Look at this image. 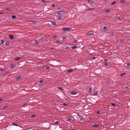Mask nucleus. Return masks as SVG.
Here are the masks:
<instances>
[{"label":"nucleus","mask_w":130,"mask_h":130,"mask_svg":"<svg viewBox=\"0 0 130 130\" xmlns=\"http://www.w3.org/2000/svg\"><path fill=\"white\" fill-rule=\"evenodd\" d=\"M95 8H89L87 10H94V9H95Z\"/></svg>","instance_id":"6ab92c4d"},{"label":"nucleus","mask_w":130,"mask_h":130,"mask_svg":"<svg viewBox=\"0 0 130 130\" xmlns=\"http://www.w3.org/2000/svg\"><path fill=\"white\" fill-rule=\"evenodd\" d=\"M76 42V40H74L73 41V42L74 43H75Z\"/></svg>","instance_id":"6e6d98bb"},{"label":"nucleus","mask_w":130,"mask_h":130,"mask_svg":"<svg viewBox=\"0 0 130 130\" xmlns=\"http://www.w3.org/2000/svg\"><path fill=\"white\" fill-rule=\"evenodd\" d=\"M21 59V57H18L15 58V60L16 61H17Z\"/></svg>","instance_id":"ddd939ff"},{"label":"nucleus","mask_w":130,"mask_h":130,"mask_svg":"<svg viewBox=\"0 0 130 130\" xmlns=\"http://www.w3.org/2000/svg\"><path fill=\"white\" fill-rule=\"evenodd\" d=\"M66 39L65 36H63L62 37V40H66Z\"/></svg>","instance_id":"393cba45"},{"label":"nucleus","mask_w":130,"mask_h":130,"mask_svg":"<svg viewBox=\"0 0 130 130\" xmlns=\"http://www.w3.org/2000/svg\"><path fill=\"white\" fill-rule=\"evenodd\" d=\"M52 7H56L55 4H53L52 5Z\"/></svg>","instance_id":"c9c22d12"},{"label":"nucleus","mask_w":130,"mask_h":130,"mask_svg":"<svg viewBox=\"0 0 130 130\" xmlns=\"http://www.w3.org/2000/svg\"><path fill=\"white\" fill-rule=\"evenodd\" d=\"M44 81L43 80H41L39 82V85H42L43 84Z\"/></svg>","instance_id":"1a4fd4ad"},{"label":"nucleus","mask_w":130,"mask_h":130,"mask_svg":"<svg viewBox=\"0 0 130 130\" xmlns=\"http://www.w3.org/2000/svg\"><path fill=\"white\" fill-rule=\"evenodd\" d=\"M79 118L81 120H83V118L82 117V116L79 114H78Z\"/></svg>","instance_id":"423d86ee"},{"label":"nucleus","mask_w":130,"mask_h":130,"mask_svg":"<svg viewBox=\"0 0 130 130\" xmlns=\"http://www.w3.org/2000/svg\"><path fill=\"white\" fill-rule=\"evenodd\" d=\"M0 71H1L3 73H5L6 72V71L4 69H0Z\"/></svg>","instance_id":"9d476101"},{"label":"nucleus","mask_w":130,"mask_h":130,"mask_svg":"<svg viewBox=\"0 0 130 130\" xmlns=\"http://www.w3.org/2000/svg\"><path fill=\"white\" fill-rule=\"evenodd\" d=\"M4 42V40L3 39H2L1 40V43L2 44H3Z\"/></svg>","instance_id":"bb28decb"},{"label":"nucleus","mask_w":130,"mask_h":130,"mask_svg":"<svg viewBox=\"0 0 130 130\" xmlns=\"http://www.w3.org/2000/svg\"><path fill=\"white\" fill-rule=\"evenodd\" d=\"M7 107V106H5L3 107V108H5Z\"/></svg>","instance_id":"8fccbe9b"},{"label":"nucleus","mask_w":130,"mask_h":130,"mask_svg":"<svg viewBox=\"0 0 130 130\" xmlns=\"http://www.w3.org/2000/svg\"><path fill=\"white\" fill-rule=\"evenodd\" d=\"M108 61V60L107 59H105L104 60V62L105 63V62H107V61Z\"/></svg>","instance_id":"ea45409f"},{"label":"nucleus","mask_w":130,"mask_h":130,"mask_svg":"<svg viewBox=\"0 0 130 130\" xmlns=\"http://www.w3.org/2000/svg\"><path fill=\"white\" fill-rule=\"evenodd\" d=\"M99 126V125H93V126L94 127H97Z\"/></svg>","instance_id":"412c9836"},{"label":"nucleus","mask_w":130,"mask_h":130,"mask_svg":"<svg viewBox=\"0 0 130 130\" xmlns=\"http://www.w3.org/2000/svg\"><path fill=\"white\" fill-rule=\"evenodd\" d=\"M2 49L1 48H0V51H1Z\"/></svg>","instance_id":"338daca9"},{"label":"nucleus","mask_w":130,"mask_h":130,"mask_svg":"<svg viewBox=\"0 0 130 130\" xmlns=\"http://www.w3.org/2000/svg\"><path fill=\"white\" fill-rule=\"evenodd\" d=\"M3 13V12H0V14H2Z\"/></svg>","instance_id":"bf43d9fd"},{"label":"nucleus","mask_w":130,"mask_h":130,"mask_svg":"<svg viewBox=\"0 0 130 130\" xmlns=\"http://www.w3.org/2000/svg\"><path fill=\"white\" fill-rule=\"evenodd\" d=\"M117 18L119 20L120 19V17H117Z\"/></svg>","instance_id":"a18cd8bd"},{"label":"nucleus","mask_w":130,"mask_h":130,"mask_svg":"<svg viewBox=\"0 0 130 130\" xmlns=\"http://www.w3.org/2000/svg\"><path fill=\"white\" fill-rule=\"evenodd\" d=\"M37 23V22L34 21H29L28 22V23L29 24H36Z\"/></svg>","instance_id":"f03ea898"},{"label":"nucleus","mask_w":130,"mask_h":130,"mask_svg":"<svg viewBox=\"0 0 130 130\" xmlns=\"http://www.w3.org/2000/svg\"><path fill=\"white\" fill-rule=\"evenodd\" d=\"M93 34V32L92 31H90L87 32L88 35H92Z\"/></svg>","instance_id":"20e7f679"},{"label":"nucleus","mask_w":130,"mask_h":130,"mask_svg":"<svg viewBox=\"0 0 130 130\" xmlns=\"http://www.w3.org/2000/svg\"><path fill=\"white\" fill-rule=\"evenodd\" d=\"M98 95V94L97 93V92H95L94 94L93 95L94 96H95V95Z\"/></svg>","instance_id":"72a5a7b5"},{"label":"nucleus","mask_w":130,"mask_h":130,"mask_svg":"<svg viewBox=\"0 0 130 130\" xmlns=\"http://www.w3.org/2000/svg\"><path fill=\"white\" fill-rule=\"evenodd\" d=\"M77 92L76 91H72L71 92L70 94L72 95H75L77 94Z\"/></svg>","instance_id":"7ed1b4c3"},{"label":"nucleus","mask_w":130,"mask_h":130,"mask_svg":"<svg viewBox=\"0 0 130 130\" xmlns=\"http://www.w3.org/2000/svg\"><path fill=\"white\" fill-rule=\"evenodd\" d=\"M57 10L60 12H62L64 11V10L63 9H61V8H59L57 9Z\"/></svg>","instance_id":"39448f33"},{"label":"nucleus","mask_w":130,"mask_h":130,"mask_svg":"<svg viewBox=\"0 0 130 130\" xmlns=\"http://www.w3.org/2000/svg\"><path fill=\"white\" fill-rule=\"evenodd\" d=\"M57 44L58 45H59L60 42L59 41H57Z\"/></svg>","instance_id":"4c0bfd02"},{"label":"nucleus","mask_w":130,"mask_h":130,"mask_svg":"<svg viewBox=\"0 0 130 130\" xmlns=\"http://www.w3.org/2000/svg\"><path fill=\"white\" fill-rule=\"evenodd\" d=\"M127 66L128 67H130V64L128 63L127 64Z\"/></svg>","instance_id":"f704fd0d"},{"label":"nucleus","mask_w":130,"mask_h":130,"mask_svg":"<svg viewBox=\"0 0 130 130\" xmlns=\"http://www.w3.org/2000/svg\"><path fill=\"white\" fill-rule=\"evenodd\" d=\"M59 123V122L57 121L56 122H54V124L55 125H58Z\"/></svg>","instance_id":"2eb2a0df"},{"label":"nucleus","mask_w":130,"mask_h":130,"mask_svg":"<svg viewBox=\"0 0 130 130\" xmlns=\"http://www.w3.org/2000/svg\"><path fill=\"white\" fill-rule=\"evenodd\" d=\"M11 17L13 18L14 19L16 18V17L14 15H12L11 16Z\"/></svg>","instance_id":"f3484780"},{"label":"nucleus","mask_w":130,"mask_h":130,"mask_svg":"<svg viewBox=\"0 0 130 130\" xmlns=\"http://www.w3.org/2000/svg\"><path fill=\"white\" fill-rule=\"evenodd\" d=\"M42 1L44 3L46 2V1L44 0H42Z\"/></svg>","instance_id":"603ef678"},{"label":"nucleus","mask_w":130,"mask_h":130,"mask_svg":"<svg viewBox=\"0 0 130 130\" xmlns=\"http://www.w3.org/2000/svg\"><path fill=\"white\" fill-rule=\"evenodd\" d=\"M9 41H7L5 44V45H8L9 44Z\"/></svg>","instance_id":"a211bd4d"},{"label":"nucleus","mask_w":130,"mask_h":130,"mask_svg":"<svg viewBox=\"0 0 130 130\" xmlns=\"http://www.w3.org/2000/svg\"><path fill=\"white\" fill-rule=\"evenodd\" d=\"M73 70L72 69H69L68 70V71L69 72H73Z\"/></svg>","instance_id":"b1692460"},{"label":"nucleus","mask_w":130,"mask_h":130,"mask_svg":"<svg viewBox=\"0 0 130 130\" xmlns=\"http://www.w3.org/2000/svg\"><path fill=\"white\" fill-rule=\"evenodd\" d=\"M27 105L26 103H25L22 106H23L25 107V106H27Z\"/></svg>","instance_id":"473e14b6"},{"label":"nucleus","mask_w":130,"mask_h":130,"mask_svg":"<svg viewBox=\"0 0 130 130\" xmlns=\"http://www.w3.org/2000/svg\"><path fill=\"white\" fill-rule=\"evenodd\" d=\"M39 43L38 41L36 40L35 41V43L36 44H38Z\"/></svg>","instance_id":"cd10ccee"},{"label":"nucleus","mask_w":130,"mask_h":130,"mask_svg":"<svg viewBox=\"0 0 130 130\" xmlns=\"http://www.w3.org/2000/svg\"><path fill=\"white\" fill-rule=\"evenodd\" d=\"M69 47L68 46H66V49H68L69 48Z\"/></svg>","instance_id":"37998d69"},{"label":"nucleus","mask_w":130,"mask_h":130,"mask_svg":"<svg viewBox=\"0 0 130 130\" xmlns=\"http://www.w3.org/2000/svg\"><path fill=\"white\" fill-rule=\"evenodd\" d=\"M100 112L99 111H98L97 112L98 114H99L100 113Z\"/></svg>","instance_id":"de8ad7c7"},{"label":"nucleus","mask_w":130,"mask_h":130,"mask_svg":"<svg viewBox=\"0 0 130 130\" xmlns=\"http://www.w3.org/2000/svg\"><path fill=\"white\" fill-rule=\"evenodd\" d=\"M47 69H49V67H47Z\"/></svg>","instance_id":"680f3d73"},{"label":"nucleus","mask_w":130,"mask_h":130,"mask_svg":"<svg viewBox=\"0 0 130 130\" xmlns=\"http://www.w3.org/2000/svg\"><path fill=\"white\" fill-rule=\"evenodd\" d=\"M104 64L105 65H107V63H106V62H105V63H104Z\"/></svg>","instance_id":"864d4df0"},{"label":"nucleus","mask_w":130,"mask_h":130,"mask_svg":"<svg viewBox=\"0 0 130 130\" xmlns=\"http://www.w3.org/2000/svg\"><path fill=\"white\" fill-rule=\"evenodd\" d=\"M52 24V25H54L56 26V23L55 22H51Z\"/></svg>","instance_id":"f8f14e48"},{"label":"nucleus","mask_w":130,"mask_h":130,"mask_svg":"<svg viewBox=\"0 0 130 130\" xmlns=\"http://www.w3.org/2000/svg\"><path fill=\"white\" fill-rule=\"evenodd\" d=\"M124 74V73H122V74L121 75V76H122Z\"/></svg>","instance_id":"4d7b16f0"},{"label":"nucleus","mask_w":130,"mask_h":130,"mask_svg":"<svg viewBox=\"0 0 130 130\" xmlns=\"http://www.w3.org/2000/svg\"><path fill=\"white\" fill-rule=\"evenodd\" d=\"M12 124H13V125H14L15 126H19L18 125V124H16L15 123H12Z\"/></svg>","instance_id":"aec40b11"},{"label":"nucleus","mask_w":130,"mask_h":130,"mask_svg":"<svg viewBox=\"0 0 130 130\" xmlns=\"http://www.w3.org/2000/svg\"><path fill=\"white\" fill-rule=\"evenodd\" d=\"M58 88L59 89H60V90H64V89L63 88H61V87H58Z\"/></svg>","instance_id":"a878e982"},{"label":"nucleus","mask_w":130,"mask_h":130,"mask_svg":"<svg viewBox=\"0 0 130 130\" xmlns=\"http://www.w3.org/2000/svg\"><path fill=\"white\" fill-rule=\"evenodd\" d=\"M61 17H58V19H60L61 18Z\"/></svg>","instance_id":"49530a36"},{"label":"nucleus","mask_w":130,"mask_h":130,"mask_svg":"<svg viewBox=\"0 0 130 130\" xmlns=\"http://www.w3.org/2000/svg\"><path fill=\"white\" fill-rule=\"evenodd\" d=\"M95 59V57H94L93 58V59Z\"/></svg>","instance_id":"0e129e2a"},{"label":"nucleus","mask_w":130,"mask_h":130,"mask_svg":"<svg viewBox=\"0 0 130 130\" xmlns=\"http://www.w3.org/2000/svg\"><path fill=\"white\" fill-rule=\"evenodd\" d=\"M34 128L33 127H31L30 128L27 129L26 130H33Z\"/></svg>","instance_id":"dca6fc26"},{"label":"nucleus","mask_w":130,"mask_h":130,"mask_svg":"<svg viewBox=\"0 0 130 130\" xmlns=\"http://www.w3.org/2000/svg\"><path fill=\"white\" fill-rule=\"evenodd\" d=\"M54 38H56V36L55 35L54 36Z\"/></svg>","instance_id":"5fc2aeb1"},{"label":"nucleus","mask_w":130,"mask_h":130,"mask_svg":"<svg viewBox=\"0 0 130 130\" xmlns=\"http://www.w3.org/2000/svg\"><path fill=\"white\" fill-rule=\"evenodd\" d=\"M2 100H3V99H0V101H2Z\"/></svg>","instance_id":"e2e57ef3"},{"label":"nucleus","mask_w":130,"mask_h":130,"mask_svg":"<svg viewBox=\"0 0 130 130\" xmlns=\"http://www.w3.org/2000/svg\"><path fill=\"white\" fill-rule=\"evenodd\" d=\"M6 10H10L11 9H10L9 8H6Z\"/></svg>","instance_id":"a19ab883"},{"label":"nucleus","mask_w":130,"mask_h":130,"mask_svg":"<svg viewBox=\"0 0 130 130\" xmlns=\"http://www.w3.org/2000/svg\"><path fill=\"white\" fill-rule=\"evenodd\" d=\"M35 116H36L35 115H33L31 116V117H35Z\"/></svg>","instance_id":"3c124183"},{"label":"nucleus","mask_w":130,"mask_h":130,"mask_svg":"<svg viewBox=\"0 0 130 130\" xmlns=\"http://www.w3.org/2000/svg\"><path fill=\"white\" fill-rule=\"evenodd\" d=\"M88 2L89 3H92L91 2V1L90 0H88Z\"/></svg>","instance_id":"58836bf2"},{"label":"nucleus","mask_w":130,"mask_h":130,"mask_svg":"<svg viewBox=\"0 0 130 130\" xmlns=\"http://www.w3.org/2000/svg\"><path fill=\"white\" fill-rule=\"evenodd\" d=\"M120 41L121 43H123L124 41V40L122 39H120Z\"/></svg>","instance_id":"5701e85b"},{"label":"nucleus","mask_w":130,"mask_h":130,"mask_svg":"<svg viewBox=\"0 0 130 130\" xmlns=\"http://www.w3.org/2000/svg\"><path fill=\"white\" fill-rule=\"evenodd\" d=\"M121 2H125L124 0H121Z\"/></svg>","instance_id":"09e8293b"},{"label":"nucleus","mask_w":130,"mask_h":130,"mask_svg":"<svg viewBox=\"0 0 130 130\" xmlns=\"http://www.w3.org/2000/svg\"><path fill=\"white\" fill-rule=\"evenodd\" d=\"M10 67L11 68H13L15 67V66L14 65L12 64L10 66Z\"/></svg>","instance_id":"4be33fe9"},{"label":"nucleus","mask_w":130,"mask_h":130,"mask_svg":"<svg viewBox=\"0 0 130 130\" xmlns=\"http://www.w3.org/2000/svg\"><path fill=\"white\" fill-rule=\"evenodd\" d=\"M77 47V46H73L72 47V48L73 49H74L76 47Z\"/></svg>","instance_id":"2f4dec72"},{"label":"nucleus","mask_w":130,"mask_h":130,"mask_svg":"<svg viewBox=\"0 0 130 130\" xmlns=\"http://www.w3.org/2000/svg\"><path fill=\"white\" fill-rule=\"evenodd\" d=\"M111 105L113 106H115L116 105V104L114 103H112Z\"/></svg>","instance_id":"79ce46f5"},{"label":"nucleus","mask_w":130,"mask_h":130,"mask_svg":"<svg viewBox=\"0 0 130 130\" xmlns=\"http://www.w3.org/2000/svg\"><path fill=\"white\" fill-rule=\"evenodd\" d=\"M92 89L91 88H89V91L91 93V91H92Z\"/></svg>","instance_id":"c756f323"},{"label":"nucleus","mask_w":130,"mask_h":130,"mask_svg":"<svg viewBox=\"0 0 130 130\" xmlns=\"http://www.w3.org/2000/svg\"><path fill=\"white\" fill-rule=\"evenodd\" d=\"M128 87L127 86H126L125 88H127Z\"/></svg>","instance_id":"774afa93"},{"label":"nucleus","mask_w":130,"mask_h":130,"mask_svg":"<svg viewBox=\"0 0 130 130\" xmlns=\"http://www.w3.org/2000/svg\"><path fill=\"white\" fill-rule=\"evenodd\" d=\"M21 76H19L16 77V79L17 80H18L19 79L20 77H21Z\"/></svg>","instance_id":"7c9ffc66"},{"label":"nucleus","mask_w":130,"mask_h":130,"mask_svg":"<svg viewBox=\"0 0 130 130\" xmlns=\"http://www.w3.org/2000/svg\"><path fill=\"white\" fill-rule=\"evenodd\" d=\"M71 117L70 116H69L68 117H67V120H66L67 121H68L69 120H71Z\"/></svg>","instance_id":"9b49d317"},{"label":"nucleus","mask_w":130,"mask_h":130,"mask_svg":"<svg viewBox=\"0 0 130 130\" xmlns=\"http://www.w3.org/2000/svg\"><path fill=\"white\" fill-rule=\"evenodd\" d=\"M116 3V2H115V1H114L113 2L112 4V5H114V4H115Z\"/></svg>","instance_id":"e433bc0d"},{"label":"nucleus","mask_w":130,"mask_h":130,"mask_svg":"<svg viewBox=\"0 0 130 130\" xmlns=\"http://www.w3.org/2000/svg\"><path fill=\"white\" fill-rule=\"evenodd\" d=\"M9 37L11 39H13L14 38V36L13 35H9Z\"/></svg>","instance_id":"6e6552de"},{"label":"nucleus","mask_w":130,"mask_h":130,"mask_svg":"<svg viewBox=\"0 0 130 130\" xmlns=\"http://www.w3.org/2000/svg\"><path fill=\"white\" fill-rule=\"evenodd\" d=\"M105 1H107L108 0H105Z\"/></svg>","instance_id":"69168bd1"},{"label":"nucleus","mask_w":130,"mask_h":130,"mask_svg":"<svg viewBox=\"0 0 130 130\" xmlns=\"http://www.w3.org/2000/svg\"><path fill=\"white\" fill-rule=\"evenodd\" d=\"M70 29V28H68V27H64V28H63V30H67V31L68 30H69V29Z\"/></svg>","instance_id":"0eeeda50"},{"label":"nucleus","mask_w":130,"mask_h":130,"mask_svg":"<svg viewBox=\"0 0 130 130\" xmlns=\"http://www.w3.org/2000/svg\"><path fill=\"white\" fill-rule=\"evenodd\" d=\"M63 105L67 106V105H68V104H66V103H63Z\"/></svg>","instance_id":"c03bdc74"},{"label":"nucleus","mask_w":130,"mask_h":130,"mask_svg":"<svg viewBox=\"0 0 130 130\" xmlns=\"http://www.w3.org/2000/svg\"><path fill=\"white\" fill-rule=\"evenodd\" d=\"M57 13V14H61V13H59V12H58V13Z\"/></svg>","instance_id":"052dcab7"},{"label":"nucleus","mask_w":130,"mask_h":130,"mask_svg":"<svg viewBox=\"0 0 130 130\" xmlns=\"http://www.w3.org/2000/svg\"><path fill=\"white\" fill-rule=\"evenodd\" d=\"M45 88H44L42 89V90L43 91H44L45 90Z\"/></svg>","instance_id":"13d9d810"},{"label":"nucleus","mask_w":130,"mask_h":130,"mask_svg":"<svg viewBox=\"0 0 130 130\" xmlns=\"http://www.w3.org/2000/svg\"><path fill=\"white\" fill-rule=\"evenodd\" d=\"M107 27L105 26H104V28H103L104 31H106V30H107Z\"/></svg>","instance_id":"4468645a"},{"label":"nucleus","mask_w":130,"mask_h":130,"mask_svg":"<svg viewBox=\"0 0 130 130\" xmlns=\"http://www.w3.org/2000/svg\"><path fill=\"white\" fill-rule=\"evenodd\" d=\"M111 11V10L110 9H107L106 11V12H110Z\"/></svg>","instance_id":"c85d7f7f"},{"label":"nucleus","mask_w":130,"mask_h":130,"mask_svg":"<svg viewBox=\"0 0 130 130\" xmlns=\"http://www.w3.org/2000/svg\"><path fill=\"white\" fill-rule=\"evenodd\" d=\"M37 67H42L44 66V65L43 63H38L37 64Z\"/></svg>","instance_id":"f257e3e1"}]
</instances>
